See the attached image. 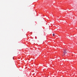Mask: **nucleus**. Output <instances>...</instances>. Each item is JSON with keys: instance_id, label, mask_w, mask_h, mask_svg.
I'll return each instance as SVG.
<instances>
[{"instance_id": "obj_1", "label": "nucleus", "mask_w": 77, "mask_h": 77, "mask_svg": "<svg viewBox=\"0 0 77 77\" xmlns=\"http://www.w3.org/2000/svg\"><path fill=\"white\" fill-rule=\"evenodd\" d=\"M63 51H64V52H63L64 53H63V55H62L63 56H65V54H66L67 52V51L66 50H64V49H63Z\"/></svg>"}, {"instance_id": "obj_2", "label": "nucleus", "mask_w": 77, "mask_h": 77, "mask_svg": "<svg viewBox=\"0 0 77 77\" xmlns=\"http://www.w3.org/2000/svg\"><path fill=\"white\" fill-rule=\"evenodd\" d=\"M53 36H55V34H53Z\"/></svg>"}]
</instances>
